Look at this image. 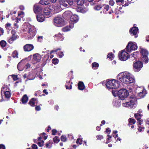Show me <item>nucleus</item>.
<instances>
[{"instance_id": "obj_1", "label": "nucleus", "mask_w": 149, "mask_h": 149, "mask_svg": "<svg viewBox=\"0 0 149 149\" xmlns=\"http://www.w3.org/2000/svg\"><path fill=\"white\" fill-rule=\"evenodd\" d=\"M117 77L121 82L125 84H130L135 82L134 78L131 77L129 74L126 73H120L118 75Z\"/></svg>"}, {"instance_id": "obj_2", "label": "nucleus", "mask_w": 149, "mask_h": 149, "mask_svg": "<svg viewBox=\"0 0 149 149\" xmlns=\"http://www.w3.org/2000/svg\"><path fill=\"white\" fill-rule=\"evenodd\" d=\"M106 86L108 88L116 89L118 88L119 86V82L117 80L112 79L111 80H107Z\"/></svg>"}, {"instance_id": "obj_3", "label": "nucleus", "mask_w": 149, "mask_h": 149, "mask_svg": "<svg viewBox=\"0 0 149 149\" xmlns=\"http://www.w3.org/2000/svg\"><path fill=\"white\" fill-rule=\"evenodd\" d=\"M139 51L141 60L145 63H148V56L149 54L148 51L146 49L141 47Z\"/></svg>"}, {"instance_id": "obj_4", "label": "nucleus", "mask_w": 149, "mask_h": 149, "mask_svg": "<svg viewBox=\"0 0 149 149\" xmlns=\"http://www.w3.org/2000/svg\"><path fill=\"white\" fill-rule=\"evenodd\" d=\"M117 94L120 100H124L129 95V92L125 89H121L118 92Z\"/></svg>"}, {"instance_id": "obj_5", "label": "nucleus", "mask_w": 149, "mask_h": 149, "mask_svg": "<svg viewBox=\"0 0 149 149\" xmlns=\"http://www.w3.org/2000/svg\"><path fill=\"white\" fill-rule=\"evenodd\" d=\"M143 66V63L140 61H136L134 62L133 69L135 72L139 71Z\"/></svg>"}, {"instance_id": "obj_6", "label": "nucleus", "mask_w": 149, "mask_h": 149, "mask_svg": "<svg viewBox=\"0 0 149 149\" xmlns=\"http://www.w3.org/2000/svg\"><path fill=\"white\" fill-rule=\"evenodd\" d=\"M54 21L55 25L58 27L62 26L65 24L64 19L60 17H55L54 19Z\"/></svg>"}, {"instance_id": "obj_7", "label": "nucleus", "mask_w": 149, "mask_h": 149, "mask_svg": "<svg viewBox=\"0 0 149 149\" xmlns=\"http://www.w3.org/2000/svg\"><path fill=\"white\" fill-rule=\"evenodd\" d=\"M118 56L119 59L122 61H125L129 58L128 54L124 50L122 51L119 53Z\"/></svg>"}, {"instance_id": "obj_8", "label": "nucleus", "mask_w": 149, "mask_h": 149, "mask_svg": "<svg viewBox=\"0 0 149 149\" xmlns=\"http://www.w3.org/2000/svg\"><path fill=\"white\" fill-rule=\"evenodd\" d=\"M137 47V46L135 43H134L133 42H129L126 48L127 52H130L132 50H136Z\"/></svg>"}, {"instance_id": "obj_9", "label": "nucleus", "mask_w": 149, "mask_h": 149, "mask_svg": "<svg viewBox=\"0 0 149 149\" xmlns=\"http://www.w3.org/2000/svg\"><path fill=\"white\" fill-rule=\"evenodd\" d=\"M136 101V100L135 98H133L131 97L129 101L125 102L126 106L127 107H130L131 108H132L135 105V102Z\"/></svg>"}, {"instance_id": "obj_10", "label": "nucleus", "mask_w": 149, "mask_h": 149, "mask_svg": "<svg viewBox=\"0 0 149 149\" xmlns=\"http://www.w3.org/2000/svg\"><path fill=\"white\" fill-rule=\"evenodd\" d=\"M59 2L61 5L65 7L68 6V3L70 6H72L73 4V0H60Z\"/></svg>"}, {"instance_id": "obj_11", "label": "nucleus", "mask_w": 149, "mask_h": 149, "mask_svg": "<svg viewBox=\"0 0 149 149\" xmlns=\"http://www.w3.org/2000/svg\"><path fill=\"white\" fill-rule=\"evenodd\" d=\"M36 33V29L32 27L30 30L27 32V37L28 39H32L35 36Z\"/></svg>"}, {"instance_id": "obj_12", "label": "nucleus", "mask_w": 149, "mask_h": 149, "mask_svg": "<svg viewBox=\"0 0 149 149\" xmlns=\"http://www.w3.org/2000/svg\"><path fill=\"white\" fill-rule=\"evenodd\" d=\"M33 11L36 14L40 13L42 10L41 6L40 5L36 4L34 5L33 7Z\"/></svg>"}, {"instance_id": "obj_13", "label": "nucleus", "mask_w": 149, "mask_h": 149, "mask_svg": "<svg viewBox=\"0 0 149 149\" xmlns=\"http://www.w3.org/2000/svg\"><path fill=\"white\" fill-rule=\"evenodd\" d=\"M139 29L137 27H133L130 29L129 31L130 34H132L133 35L135 36V37L136 38L138 36L136 35Z\"/></svg>"}, {"instance_id": "obj_14", "label": "nucleus", "mask_w": 149, "mask_h": 149, "mask_svg": "<svg viewBox=\"0 0 149 149\" xmlns=\"http://www.w3.org/2000/svg\"><path fill=\"white\" fill-rule=\"evenodd\" d=\"M24 50L25 52H30L34 48L33 45L31 44H27L23 47Z\"/></svg>"}, {"instance_id": "obj_15", "label": "nucleus", "mask_w": 149, "mask_h": 149, "mask_svg": "<svg viewBox=\"0 0 149 149\" xmlns=\"http://www.w3.org/2000/svg\"><path fill=\"white\" fill-rule=\"evenodd\" d=\"M11 33L12 35V36L10 38L8 41V42L10 44L13 43V41L17 38V35H16L15 34V32L14 30H12Z\"/></svg>"}, {"instance_id": "obj_16", "label": "nucleus", "mask_w": 149, "mask_h": 149, "mask_svg": "<svg viewBox=\"0 0 149 149\" xmlns=\"http://www.w3.org/2000/svg\"><path fill=\"white\" fill-rule=\"evenodd\" d=\"M72 15L71 12L69 11H65L63 14L64 18L67 20L69 18L70 19Z\"/></svg>"}, {"instance_id": "obj_17", "label": "nucleus", "mask_w": 149, "mask_h": 149, "mask_svg": "<svg viewBox=\"0 0 149 149\" xmlns=\"http://www.w3.org/2000/svg\"><path fill=\"white\" fill-rule=\"evenodd\" d=\"M41 58V56L39 54L36 53L33 55V61L36 62L40 61Z\"/></svg>"}, {"instance_id": "obj_18", "label": "nucleus", "mask_w": 149, "mask_h": 149, "mask_svg": "<svg viewBox=\"0 0 149 149\" xmlns=\"http://www.w3.org/2000/svg\"><path fill=\"white\" fill-rule=\"evenodd\" d=\"M36 17L37 20L40 22H42L45 20V17L43 14L38 13L36 15Z\"/></svg>"}, {"instance_id": "obj_19", "label": "nucleus", "mask_w": 149, "mask_h": 149, "mask_svg": "<svg viewBox=\"0 0 149 149\" xmlns=\"http://www.w3.org/2000/svg\"><path fill=\"white\" fill-rule=\"evenodd\" d=\"M51 6L45 8L43 10V13L45 15H49L51 13Z\"/></svg>"}, {"instance_id": "obj_20", "label": "nucleus", "mask_w": 149, "mask_h": 149, "mask_svg": "<svg viewBox=\"0 0 149 149\" xmlns=\"http://www.w3.org/2000/svg\"><path fill=\"white\" fill-rule=\"evenodd\" d=\"M70 19L71 21L72 22L76 23L79 20V18L77 15L74 14L72 15Z\"/></svg>"}, {"instance_id": "obj_21", "label": "nucleus", "mask_w": 149, "mask_h": 149, "mask_svg": "<svg viewBox=\"0 0 149 149\" xmlns=\"http://www.w3.org/2000/svg\"><path fill=\"white\" fill-rule=\"evenodd\" d=\"M78 88L80 90H83L85 88V86L83 82L79 81L78 83Z\"/></svg>"}, {"instance_id": "obj_22", "label": "nucleus", "mask_w": 149, "mask_h": 149, "mask_svg": "<svg viewBox=\"0 0 149 149\" xmlns=\"http://www.w3.org/2000/svg\"><path fill=\"white\" fill-rule=\"evenodd\" d=\"M28 100V97L26 94L24 95L21 99L22 104H26Z\"/></svg>"}, {"instance_id": "obj_23", "label": "nucleus", "mask_w": 149, "mask_h": 149, "mask_svg": "<svg viewBox=\"0 0 149 149\" xmlns=\"http://www.w3.org/2000/svg\"><path fill=\"white\" fill-rule=\"evenodd\" d=\"M24 29L25 31L27 32L31 30V29L32 28L31 26L30 25L29 23H25L24 24Z\"/></svg>"}, {"instance_id": "obj_24", "label": "nucleus", "mask_w": 149, "mask_h": 149, "mask_svg": "<svg viewBox=\"0 0 149 149\" xmlns=\"http://www.w3.org/2000/svg\"><path fill=\"white\" fill-rule=\"evenodd\" d=\"M36 100V99L33 98H32L29 101L28 104L31 107H34L35 106V102Z\"/></svg>"}, {"instance_id": "obj_25", "label": "nucleus", "mask_w": 149, "mask_h": 149, "mask_svg": "<svg viewBox=\"0 0 149 149\" xmlns=\"http://www.w3.org/2000/svg\"><path fill=\"white\" fill-rule=\"evenodd\" d=\"M49 2V0H40L39 3L42 5L45 6L48 4Z\"/></svg>"}, {"instance_id": "obj_26", "label": "nucleus", "mask_w": 149, "mask_h": 149, "mask_svg": "<svg viewBox=\"0 0 149 149\" xmlns=\"http://www.w3.org/2000/svg\"><path fill=\"white\" fill-rule=\"evenodd\" d=\"M73 84L72 82H70V81H69L65 85V87L67 89H71L72 88V84Z\"/></svg>"}, {"instance_id": "obj_27", "label": "nucleus", "mask_w": 149, "mask_h": 149, "mask_svg": "<svg viewBox=\"0 0 149 149\" xmlns=\"http://www.w3.org/2000/svg\"><path fill=\"white\" fill-rule=\"evenodd\" d=\"M128 120L129 123L128 125L129 126L130 125L134 124L136 123V120L133 118H130Z\"/></svg>"}, {"instance_id": "obj_28", "label": "nucleus", "mask_w": 149, "mask_h": 149, "mask_svg": "<svg viewBox=\"0 0 149 149\" xmlns=\"http://www.w3.org/2000/svg\"><path fill=\"white\" fill-rule=\"evenodd\" d=\"M71 24H70L69 26H66L64 27H63L62 30L64 32H66L69 31L71 28H73V26H71Z\"/></svg>"}, {"instance_id": "obj_29", "label": "nucleus", "mask_w": 149, "mask_h": 149, "mask_svg": "<svg viewBox=\"0 0 149 149\" xmlns=\"http://www.w3.org/2000/svg\"><path fill=\"white\" fill-rule=\"evenodd\" d=\"M5 97L7 99L10 98L11 96V94L10 92L8 91H4Z\"/></svg>"}, {"instance_id": "obj_30", "label": "nucleus", "mask_w": 149, "mask_h": 149, "mask_svg": "<svg viewBox=\"0 0 149 149\" xmlns=\"http://www.w3.org/2000/svg\"><path fill=\"white\" fill-rule=\"evenodd\" d=\"M99 66V64L96 62H94L92 64V67L94 69H96Z\"/></svg>"}, {"instance_id": "obj_31", "label": "nucleus", "mask_w": 149, "mask_h": 149, "mask_svg": "<svg viewBox=\"0 0 149 149\" xmlns=\"http://www.w3.org/2000/svg\"><path fill=\"white\" fill-rule=\"evenodd\" d=\"M18 54L16 50L14 51L12 54V57L13 58H18Z\"/></svg>"}, {"instance_id": "obj_32", "label": "nucleus", "mask_w": 149, "mask_h": 149, "mask_svg": "<svg viewBox=\"0 0 149 149\" xmlns=\"http://www.w3.org/2000/svg\"><path fill=\"white\" fill-rule=\"evenodd\" d=\"M17 68L19 71H21L23 70V67L20 62H19L17 65Z\"/></svg>"}, {"instance_id": "obj_33", "label": "nucleus", "mask_w": 149, "mask_h": 149, "mask_svg": "<svg viewBox=\"0 0 149 149\" xmlns=\"http://www.w3.org/2000/svg\"><path fill=\"white\" fill-rule=\"evenodd\" d=\"M84 2V0H78L77 4L79 6H82Z\"/></svg>"}, {"instance_id": "obj_34", "label": "nucleus", "mask_w": 149, "mask_h": 149, "mask_svg": "<svg viewBox=\"0 0 149 149\" xmlns=\"http://www.w3.org/2000/svg\"><path fill=\"white\" fill-rule=\"evenodd\" d=\"M0 45L2 48H3L6 46V41L2 40L0 41Z\"/></svg>"}, {"instance_id": "obj_35", "label": "nucleus", "mask_w": 149, "mask_h": 149, "mask_svg": "<svg viewBox=\"0 0 149 149\" xmlns=\"http://www.w3.org/2000/svg\"><path fill=\"white\" fill-rule=\"evenodd\" d=\"M53 141L55 143H57L60 141V139L58 137L55 136L53 138Z\"/></svg>"}, {"instance_id": "obj_36", "label": "nucleus", "mask_w": 149, "mask_h": 149, "mask_svg": "<svg viewBox=\"0 0 149 149\" xmlns=\"http://www.w3.org/2000/svg\"><path fill=\"white\" fill-rule=\"evenodd\" d=\"M77 10L78 12H81L83 13H84L86 12L85 10L81 8H78L77 9Z\"/></svg>"}, {"instance_id": "obj_37", "label": "nucleus", "mask_w": 149, "mask_h": 149, "mask_svg": "<svg viewBox=\"0 0 149 149\" xmlns=\"http://www.w3.org/2000/svg\"><path fill=\"white\" fill-rule=\"evenodd\" d=\"M113 54L112 52L110 53H109L108 54V55L107 56V58H109L111 60H112L113 58Z\"/></svg>"}, {"instance_id": "obj_38", "label": "nucleus", "mask_w": 149, "mask_h": 149, "mask_svg": "<svg viewBox=\"0 0 149 149\" xmlns=\"http://www.w3.org/2000/svg\"><path fill=\"white\" fill-rule=\"evenodd\" d=\"M102 6L100 5H97L95 6L94 7V9L96 10H99L102 8Z\"/></svg>"}, {"instance_id": "obj_39", "label": "nucleus", "mask_w": 149, "mask_h": 149, "mask_svg": "<svg viewBox=\"0 0 149 149\" xmlns=\"http://www.w3.org/2000/svg\"><path fill=\"white\" fill-rule=\"evenodd\" d=\"M83 140L82 138H78L76 141V143L81 145L82 144Z\"/></svg>"}, {"instance_id": "obj_40", "label": "nucleus", "mask_w": 149, "mask_h": 149, "mask_svg": "<svg viewBox=\"0 0 149 149\" xmlns=\"http://www.w3.org/2000/svg\"><path fill=\"white\" fill-rule=\"evenodd\" d=\"M11 25L10 23H8L5 24V27L7 29L10 30Z\"/></svg>"}, {"instance_id": "obj_41", "label": "nucleus", "mask_w": 149, "mask_h": 149, "mask_svg": "<svg viewBox=\"0 0 149 149\" xmlns=\"http://www.w3.org/2000/svg\"><path fill=\"white\" fill-rule=\"evenodd\" d=\"M52 62L54 64H56L58 62V59L56 58H54L52 60Z\"/></svg>"}, {"instance_id": "obj_42", "label": "nucleus", "mask_w": 149, "mask_h": 149, "mask_svg": "<svg viewBox=\"0 0 149 149\" xmlns=\"http://www.w3.org/2000/svg\"><path fill=\"white\" fill-rule=\"evenodd\" d=\"M145 94L143 92L139 93L138 94V96L140 98L143 97L145 95Z\"/></svg>"}, {"instance_id": "obj_43", "label": "nucleus", "mask_w": 149, "mask_h": 149, "mask_svg": "<svg viewBox=\"0 0 149 149\" xmlns=\"http://www.w3.org/2000/svg\"><path fill=\"white\" fill-rule=\"evenodd\" d=\"M103 6V10L105 11H107L109 8V6L108 5H104Z\"/></svg>"}, {"instance_id": "obj_44", "label": "nucleus", "mask_w": 149, "mask_h": 149, "mask_svg": "<svg viewBox=\"0 0 149 149\" xmlns=\"http://www.w3.org/2000/svg\"><path fill=\"white\" fill-rule=\"evenodd\" d=\"M13 78L14 81H16L18 79L17 75L15 74H12L11 76Z\"/></svg>"}, {"instance_id": "obj_45", "label": "nucleus", "mask_w": 149, "mask_h": 149, "mask_svg": "<svg viewBox=\"0 0 149 149\" xmlns=\"http://www.w3.org/2000/svg\"><path fill=\"white\" fill-rule=\"evenodd\" d=\"M61 139L62 141L65 142L66 141L67 138L65 136L62 135L61 136Z\"/></svg>"}, {"instance_id": "obj_46", "label": "nucleus", "mask_w": 149, "mask_h": 149, "mask_svg": "<svg viewBox=\"0 0 149 149\" xmlns=\"http://www.w3.org/2000/svg\"><path fill=\"white\" fill-rule=\"evenodd\" d=\"M96 138L97 139L101 140L103 138V136L101 135H98L96 136Z\"/></svg>"}, {"instance_id": "obj_47", "label": "nucleus", "mask_w": 149, "mask_h": 149, "mask_svg": "<svg viewBox=\"0 0 149 149\" xmlns=\"http://www.w3.org/2000/svg\"><path fill=\"white\" fill-rule=\"evenodd\" d=\"M134 116L135 118L137 120H138L141 119V117H140L139 115H138L136 113L134 114Z\"/></svg>"}, {"instance_id": "obj_48", "label": "nucleus", "mask_w": 149, "mask_h": 149, "mask_svg": "<svg viewBox=\"0 0 149 149\" xmlns=\"http://www.w3.org/2000/svg\"><path fill=\"white\" fill-rule=\"evenodd\" d=\"M43 37L42 36H39L38 37V40L40 42H42L43 40Z\"/></svg>"}, {"instance_id": "obj_49", "label": "nucleus", "mask_w": 149, "mask_h": 149, "mask_svg": "<svg viewBox=\"0 0 149 149\" xmlns=\"http://www.w3.org/2000/svg\"><path fill=\"white\" fill-rule=\"evenodd\" d=\"M111 130L109 128H107L106 129V131H105V133L106 134H108V132H109L108 133V134H110L111 133Z\"/></svg>"}, {"instance_id": "obj_50", "label": "nucleus", "mask_w": 149, "mask_h": 149, "mask_svg": "<svg viewBox=\"0 0 149 149\" xmlns=\"http://www.w3.org/2000/svg\"><path fill=\"white\" fill-rule=\"evenodd\" d=\"M61 50V48H57L56 49L52 50L50 52V54H52V53L56 52L57 51H58L60 50Z\"/></svg>"}, {"instance_id": "obj_51", "label": "nucleus", "mask_w": 149, "mask_h": 149, "mask_svg": "<svg viewBox=\"0 0 149 149\" xmlns=\"http://www.w3.org/2000/svg\"><path fill=\"white\" fill-rule=\"evenodd\" d=\"M35 110L37 111H39L41 110V108L40 107V105L36 106Z\"/></svg>"}, {"instance_id": "obj_52", "label": "nucleus", "mask_w": 149, "mask_h": 149, "mask_svg": "<svg viewBox=\"0 0 149 149\" xmlns=\"http://www.w3.org/2000/svg\"><path fill=\"white\" fill-rule=\"evenodd\" d=\"M52 135H56V133H57V131L56 130L54 129L52 130Z\"/></svg>"}, {"instance_id": "obj_53", "label": "nucleus", "mask_w": 149, "mask_h": 149, "mask_svg": "<svg viewBox=\"0 0 149 149\" xmlns=\"http://www.w3.org/2000/svg\"><path fill=\"white\" fill-rule=\"evenodd\" d=\"M144 129V127H141L140 126H138V130L139 131V132H141L142 131V129Z\"/></svg>"}, {"instance_id": "obj_54", "label": "nucleus", "mask_w": 149, "mask_h": 149, "mask_svg": "<svg viewBox=\"0 0 149 149\" xmlns=\"http://www.w3.org/2000/svg\"><path fill=\"white\" fill-rule=\"evenodd\" d=\"M32 149H38V148L36 144H33L31 146Z\"/></svg>"}, {"instance_id": "obj_55", "label": "nucleus", "mask_w": 149, "mask_h": 149, "mask_svg": "<svg viewBox=\"0 0 149 149\" xmlns=\"http://www.w3.org/2000/svg\"><path fill=\"white\" fill-rule=\"evenodd\" d=\"M58 55L60 58H62L64 56L63 52H60L58 54Z\"/></svg>"}, {"instance_id": "obj_56", "label": "nucleus", "mask_w": 149, "mask_h": 149, "mask_svg": "<svg viewBox=\"0 0 149 149\" xmlns=\"http://www.w3.org/2000/svg\"><path fill=\"white\" fill-rule=\"evenodd\" d=\"M4 33V30L2 28H0V36L3 35Z\"/></svg>"}, {"instance_id": "obj_57", "label": "nucleus", "mask_w": 149, "mask_h": 149, "mask_svg": "<svg viewBox=\"0 0 149 149\" xmlns=\"http://www.w3.org/2000/svg\"><path fill=\"white\" fill-rule=\"evenodd\" d=\"M109 4L111 6H113L114 4V2L113 0H110L109 2Z\"/></svg>"}, {"instance_id": "obj_58", "label": "nucleus", "mask_w": 149, "mask_h": 149, "mask_svg": "<svg viewBox=\"0 0 149 149\" xmlns=\"http://www.w3.org/2000/svg\"><path fill=\"white\" fill-rule=\"evenodd\" d=\"M0 149H6V147L3 144H0Z\"/></svg>"}, {"instance_id": "obj_59", "label": "nucleus", "mask_w": 149, "mask_h": 149, "mask_svg": "<svg viewBox=\"0 0 149 149\" xmlns=\"http://www.w3.org/2000/svg\"><path fill=\"white\" fill-rule=\"evenodd\" d=\"M19 9L21 10H24L25 8L23 5H20L19 6Z\"/></svg>"}, {"instance_id": "obj_60", "label": "nucleus", "mask_w": 149, "mask_h": 149, "mask_svg": "<svg viewBox=\"0 0 149 149\" xmlns=\"http://www.w3.org/2000/svg\"><path fill=\"white\" fill-rule=\"evenodd\" d=\"M46 63L45 61H44L41 64V67H43L46 64Z\"/></svg>"}, {"instance_id": "obj_61", "label": "nucleus", "mask_w": 149, "mask_h": 149, "mask_svg": "<svg viewBox=\"0 0 149 149\" xmlns=\"http://www.w3.org/2000/svg\"><path fill=\"white\" fill-rule=\"evenodd\" d=\"M50 141H52V140H49V143H46L45 146L46 148H48L49 145V144L50 143Z\"/></svg>"}, {"instance_id": "obj_62", "label": "nucleus", "mask_w": 149, "mask_h": 149, "mask_svg": "<svg viewBox=\"0 0 149 149\" xmlns=\"http://www.w3.org/2000/svg\"><path fill=\"white\" fill-rule=\"evenodd\" d=\"M141 119H139L137 120V123H139V125H141V122L142 121L140 120Z\"/></svg>"}, {"instance_id": "obj_63", "label": "nucleus", "mask_w": 149, "mask_h": 149, "mask_svg": "<svg viewBox=\"0 0 149 149\" xmlns=\"http://www.w3.org/2000/svg\"><path fill=\"white\" fill-rule=\"evenodd\" d=\"M38 145L40 147H42L43 146V145L42 144V142H38Z\"/></svg>"}, {"instance_id": "obj_64", "label": "nucleus", "mask_w": 149, "mask_h": 149, "mask_svg": "<svg viewBox=\"0 0 149 149\" xmlns=\"http://www.w3.org/2000/svg\"><path fill=\"white\" fill-rule=\"evenodd\" d=\"M51 129V128L50 126L49 125L48 127V128L47 130V132H49Z\"/></svg>"}]
</instances>
